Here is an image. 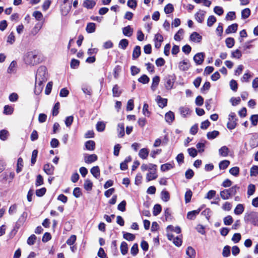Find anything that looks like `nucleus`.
<instances>
[{
  "instance_id": "23",
  "label": "nucleus",
  "mask_w": 258,
  "mask_h": 258,
  "mask_svg": "<svg viewBox=\"0 0 258 258\" xmlns=\"http://www.w3.org/2000/svg\"><path fill=\"white\" fill-rule=\"evenodd\" d=\"M200 211L201 209H199L196 210H194L188 212L187 214V218L189 220L194 219L196 216L199 214Z\"/></svg>"
},
{
  "instance_id": "43",
  "label": "nucleus",
  "mask_w": 258,
  "mask_h": 258,
  "mask_svg": "<svg viewBox=\"0 0 258 258\" xmlns=\"http://www.w3.org/2000/svg\"><path fill=\"white\" fill-rule=\"evenodd\" d=\"M120 251L123 255H125L128 251L127 244L125 242H122L120 245Z\"/></svg>"
},
{
  "instance_id": "9",
  "label": "nucleus",
  "mask_w": 258,
  "mask_h": 258,
  "mask_svg": "<svg viewBox=\"0 0 258 258\" xmlns=\"http://www.w3.org/2000/svg\"><path fill=\"white\" fill-rule=\"evenodd\" d=\"M158 177L157 171L148 172L146 176V179L147 182L156 179Z\"/></svg>"
},
{
  "instance_id": "26",
  "label": "nucleus",
  "mask_w": 258,
  "mask_h": 258,
  "mask_svg": "<svg viewBox=\"0 0 258 258\" xmlns=\"http://www.w3.org/2000/svg\"><path fill=\"white\" fill-rule=\"evenodd\" d=\"M122 33L125 36L130 37L133 34V29L130 26H127L123 28Z\"/></svg>"
},
{
  "instance_id": "62",
  "label": "nucleus",
  "mask_w": 258,
  "mask_h": 258,
  "mask_svg": "<svg viewBox=\"0 0 258 258\" xmlns=\"http://www.w3.org/2000/svg\"><path fill=\"white\" fill-rule=\"evenodd\" d=\"M216 21V19L214 16H210L207 20V25L211 27Z\"/></svg>"
},
{
  "instance_id": "24",
  "label": "nucleus",
  "mask_w": 258,
  "mask_h": 258,
  "mask_svg": "<svg viewBox=\"0 0 258 258\" xmlns=\"http://www.w3.org/2000/svg\"><path fill=\"white\" fill-rule=\"evenodd\" d=\"M165 119L166 122L171 123L174 119V114L173 112L169 111L165 115Z\"/></svg>"
},
{
  "instance_id": "14",
  "label": "nucleus",
  "mask_w": 258,
  "mask_h": 258,
  "mask_svg": "<svg viewBox=\"0 0 258 258\" xmlns=\"http://www.w3.org/2000/svg\"><path fill=\"white\" fill-rule=\"evenodd\" d=\"M205 14V11L200 10L195 15L196 20L199 23H202L204 20Z\"/></svg>"
},
{
  "instance_id": "50",
  "label": "nucleus",
  "mask_w": 258,
  "mask_h": 258,
  "mask_svg": "<svg viewBox=\"0 0 258 258\" xmlns=\"http://www.w3.org/2000/svg\"><path fill=\"white\" fill-rule=\"evenodd\" d=\"M128 45V41L126 39H121L119 43V47L125 49Z\"/></svg>"
},
{
  "instance_id": "27",
  "label": "nucleus",
  "mask_w": 258,
  "mask_h": 258,
  "mask_svg": "<svg viewBox=\"0 0 258 258\" xmlns=\"http://www.w3.org/2000/svg\"><path fill=\"white\" fill-rule=\"evenodd\" d=\"M117 131L118 132V136L119 137L121 138L124 135V127L123 123H119L117 125Z\"/></svg>"
},
{
  "instance_id": "7",
  "label": "nucleus",
  "mask_w": 258,
  "mask_h": 258,
  "mask_svg": "<svg viewBox=\"0 0 258 258\" xmlns=\"http://www.w3.org/2000/svg\"><path fill=\"white\" fill-rule=\"evenodd\" d=\"M205 57V54L203 52H200L197 53L194 57V60L196 63L198 65L201 64Z\"/></svg>"
},
{
  "instance_id": "10",
  "label": "nucleus",
  "mask_w": 258,
  "mask_h": 258,
  "mask_svg": "<svg viewBox=\"0 0 258 258\" xmlns=\"http://www.w3.org/2000/svg\"><path fill=\"white\" fill-rule=\"evenodd\" d=\"M155 46L159 48L161 45V42L163 41V37L160 34H156L154 37Z\"/></svg>"
},
{
  "instance_id": "19",
  "label": "nucleus",
  "mask_w": 258,
  "mask_h": 258,
  "mask_svg": "<svg viewBox=\"0 0 258 258\" xmlns=\"http://www.w3.org/2000/svg\"><path fill=\"white\" fill-rule=\"evenodd\" d=\"M17 63L15 60H13L10 63L8 70L7 72L9 74L15 73L16 72V68Z\"/></svg>"
},
{
  "instance_id": "44",
  "label": "nucleus",
  "mask_w": 258,
  "mask_h": 258,
  "mask_svg": "<svg viewBox=\"0 0 258 258\" xmlns=\"http://www.w3.org/2000/svg\"><path fill=\"white\" fill-rule=\"evenodd\" d=\"M123 237L125 239L128 241H133L135 238L134 234L127 232H123Z\"/></svg>"
},
{
  "instance_id": "1",
  "label": "nucleus",
  "mask_w": 258,
  "mask_h": 258,
  "mask_svg": "<svg viewBox=\"0 0 258 258\" xmlns=\"http://www.w3.org/2000/svg\"><path fill=\"white\" fill-rule=\"evenodd\" d=\"M24 61L26 64L33 66L39 62V59L37 53L31 51L25 55Z\"/></svg>"
},
{
  "instance_id": "35",
  "label": "nucleus",
  "mask_w": 258,
  "mask_h": 258,
  "mask_svg": "<svg viewBox=\"0 0 258 258\" xmlns=\"http://www.w3.org/2000/svg\"><path fill=\"white\" fill-rule=\"evenodd\" d=\"M96 29L95 24L94 23H89L87 24L86 30L89 33L95 32Z\"/></svg>"
},
{
  "instance_id": "46",
  "label": "nucleus",
  "mask_w": 258,
  "mask_h": 258,
  "mask_svg": "<svg viewBox=\"0 0 258 258\" xmlns=\"http://www.w3.org/2000/svg\"><path fill=\"white\" fill-rule=\"evenodd\" d=\"M230 164V161L227 160H224L219 163V166L220 169H226Z\"/></svg>"
},
{
  "instance_id": "25",
  "label": "nucleus",
  "mask_w": 258,
  "mask_h": 258,
  "mask_svg": "<svg viewBox=\"0 0 258 258\" xmlns=\"http://www.w3.org/2000/svg\"><path fill=\"white\" fill-rule=\"evenodd\" d=\"M159 82H160V78L159 76H156L153 78L152 83V85L151 87V89L153 91H155L156 89V88L159 84Z\"/></svg>"
},
{
  "instance_id": "16",
  "label": "nucleus",
  "mask_w": 258,
  "mask_h": 258,
  "mask_svg": "<svg viewBox=\"0 0 258 258\" xmlns=\"http://www.w3.org/2000/svg\"><path fill=\"white\" fill-rule=\"evenodd\" d=\"M97 160V156L95 154L86 155L84 157L85 163L90 164L96 161Z\"/></svg>"
},
{
  "instance_id": "20",
  "label": "nucleus",
  "mask_w": 258,
  "mask_h": 258,
  "mask_svg": "<svg viewBox=\"0 0 258 258\" xmlns=\"http://www.w3.org/2000/svg\"><path fill=\"white\" fill-rule=\"evenodd\" d=\"M149 151L147 148L141 149L139 152V157L142 159H146L149 155Z\"/></svg>"
},
{
  "instance_id": "4",
  "label": "nucleus",
  "mask_w": 258,
  "mask_h": 258,
  "mask_svg": "<svg viewBox=\"0 0 258 258\" xmlns=\"http://www.w3.org/2000/svg\"><path fill=\"white\" fill-rule=\"evenodd\" d=\"M237 119L236 118V114L234 112H231L229 114L228 122L227 124V126L229 130L234 129L237 124Z\"/></svg>"
},
{
  "instance_id": "57",
  "label": "nucleus",
  "mask_w": 258,
  "mask_h": 258,
  "mask_svg": "<svg viewBox=\"0 0 258 258\" xmlns=\"http://www.w3.org/2000/svg\"><path fill=\"white\" fill-rule=\"evenodd\" d=\"M43 89V83H35V93L36 94H39Z\"/></svg>"
},
{
  "instance_id": "45",
  "label": "nucleus",
  "mask_w": 258,
  "mask_h": 258,
  "mask_svg": "<svg viewBox=\"0 0 258 258\" xmlns=\"http://www.w3.org/2000/svg\"><path fill=\"white\" fill-rule=\"evenodd\" d=\"M167 232L174 231L176 233L178 234L180 232L181 230H180V227H179L178 226L174 227L172 225H169L167 227Z\"/></svg>"
},
{
  "instance_id": "2",
  "label": "nucleus",
  "mask_w": 258,
  "mask_h": 258,
  "mask_svg": "<svg viewBox=\"0 0 258 258\" xmlns=\"http://www.w3.org/2000/svg\"><path fill=\"white\" fill-rule=\"evenodd\" d=\"M47 69L44 66H40L37 70L36 74V81L37 83H43L47 80Z\"/></svg>"
},
{
  "instance_id": "55",
  "label": "nucleus",
  "mask_w": 258,
  "mask_h": 258,
  "mask_svg": "<svg viewBox=\"0 0 258 258\" xmlns=\"http://www.w3.org/2000/svg\"><path fill=\"white\" fill-rule=\"evenodd\" d=\"M7 42L10 44H13L15 42V36L14 32H12L8 36Z\"/></svg>"
},
{
  "instance_id": "30",
  "label": "nucleus",
  "mask_w": 258,
  "mask_h": 258,
  "mask_svg": "<svg viewBox=\"0 0 258 258\" xmlns=\"http://www.w3.org/2000/svg\"><path fill=\"white\" fill-rule=\"evenodd\" d=\"M95 5V2L92 0H85L83 3L84 7L87 9H92Z\"/></svg>"
},
{
  "instance_id": "28",
  "label": "nucleus",
  "mask_w": 258,
  "mask_h": 258,
  "mask_svg": "<svg viewBox=\"0 0 258 258\" xmlns=\"http://www.w3.org/2000/svg\"><path fill=\"white\" fill-rule=\"evenodd\" d=\"M244 210V207L242 204H239L235 207L234 213L235 215H239L241 214Z\"/></svg>"
},
{
  "instance_id": "31",
  "label": "nucleus",
  "mask_w": 258,
  "mask_h": 258,
  "mask_svg": "<svg viewBox=\"0 0 258 258\" xmlns=\"http://www.w3.org/2000/svg\"><path fill=\"white\" fill-rule=\"evenodd\" d=\"M14 108L12 106L6 105L4 108V114L6 115H11L14 112Z\"/></svg>"
},
{
  "instance_id": "21",
  "label": "nucleus",
  "mask_w": 258,
  "mask_h": 258,
  "mask_svg": "<svg viewBox=\"0 0 258 258\" xmlns=\"http://www.w3.org/2000/svg\"><path fill=\"white\" fill-rule=\"evenodd\" d=\"M91 174L96 178L98 179L100 177V171L98 166L93 167L90 170Z\"/></svg>"
},
{
  "instance_id": "56",
  "label": "nucleus",
  "mask_w": 258,
  "mask_h": 258,
  "mask_svg": "<svg viewBox=\"0 0 258 258\" xmlns=\"http://www.w3.org/2000/svg\"><path fill=\"white\" fill-rule=\"evenodd\" d=\"M192 195V191L190 189H188L186 191L184 196L186 203H188L190 201Z\"/></svg>"
},
{
  "instance_id": "29",
  "label": "nucleus",
  "mask_w": 258,
  "mask_h": 258,
  "mask_svg": "<svg viewBox=\"0 0 258 258\" xmlns=\"http://www.w3.org/2000/svg\"><path fill=\"white\" fill-rule=\"evenodd\" d=\"M238 25L237 24H233L228 26L226 29L225 32L227 34L235 32L237 30Z\"/></svg>"
},
{
  "instance_id": "15",
  "label": "nucleus",
  "mask_w": 258,
  "mask_h": 258,
  "mask_svg": "<svg viewBox=\"0 0 258 258\" xmlns=\"http://www.w3.org/2000/svg\"><path fill=\"white\" fill-rule=\"evenodd\" d=\"M202 36L196 32H193L190 36V40L194 42H200L202 40Z\"/></svg>"
},
{
  "instance_id": "58",
  "label": "nucleus",
  "mask_w": 258,
  "mask_h": 258,
  "mask_svg": "<svg viewBox=\"0 0 258 258\" xmlns=\"http://www.w3.org/2000/svg\"><path fill=\"white\" fill-rule=\"evenodd\" d=\"M161 206L159 204H156L153 208V214L154 216H157L161 211Z\"/></svg>"
},
{
  "instance_id": "3",
  "label": "nucleus",
  "mask_w": 258,
  "mask_h": 258,
  "mask_svg": "<svg viewBox=\"0 0 258 258\" xmlns=\"http://www.w3.org/2000/svg\"><path fill=\"white\" fill-rule=\"evenodd\" d=\"M238 188V186L234 185L229 189H224L220 192V196L223 200L229 199L231 196L236 194Z\"/></svg>"
},
{
  "instance_id": "11",
  "label": "nucleus",
  "mask_w": 258,
  "mask_h": 258,
  "mask_svg": "<svg viewBox=\"0 0 258 258\" xmlns=\"http://www.w3.org/2000/svg\"><path fill=\"white\" fill-rule=\"evenodd\" d=\"M43 170L47 175L53 174L54 167L50 164L47 163L44 165Z\"/></svg>"
},
{
  "instance_id": "32",
  "label": "nucleus",
  "mask_w": 258,
  "mask_h": 258,
  "mask_svg": "<svg viewBox=\"0 0 258 258\" xmlns=\"http://www.w3.org/2000/svg\"><path fill=\"white\" fill-rule=\"evenodd\" d=\"M141 54V48L139 46H136L133 52V59H137Z\"/></svg>"
},
{
  "instance_id": "38",
  "label": "nucleus",
  "mask_w": 258,
  "mask_h": 258,
  "mask_svg": "<svg viewBox=\"0 0 258 258\" xmlns=\"http://www.w3.org/2000/svg\"><path fill=\"white\" fill-rule=\"evenodd\" d=\"M186 253L190 258H194L196 255L195 249L190 246L187 248Z\"/></svg>"
},
{
  "instance_id": "33",
  "label": "nucleus",
  "mask_w": 258,
  "mask_h": 258,
  "mask_svg": "<svg viewBox=\"0 0 258 258\" xmlns=\"http://www.w3.org/2000/svg\"><path fill=\"white\" fill-rule=\"evenodd\" d=\"M179 110L181 115L183 117H186L190 113V109L186 107H181L179 108Z\"/></svg>"
},
{
  "instance_id": "17",
  "label": "nucleus",
  "mask_w": 258,
  "mask_h": 258,
  "mask_svg": "<svg viewBox=\"0 0 258 258\" xmlns=\"http://www.w3.org/2000/svg\"><path fill=\"white\" fill-rule=\"evenodd\" d=\"M229 153V149L227 147H226L225 146H222L219 150V155L223 157H227Z\"/></svg>"
},
{
  "instance_id": "59",
  "label": "nucleus",
  "mask_w": 258,
  "mask_h": 258,
  "mask_svg": "<svg viewBox=\"0 0 258 258\" xmlns=\"http://www.w3.org/2000/svg\"><path fill=\"white\" fill-rule=\"evenodd\" d=\"M105 124L102 121H99L96 124V129L98 132H102L104 130Z\"/></svg>"
},
{
  "instance_id": "61",
  "label": "nucleus",
  "mask_w": 258,
  "mask_h": 258,
  "mask_svg": "<svg viewBox=\"0 0 258 258\" xmlns=\"http://www.w3.org/2000/svg\"><path fill=\"white\" fill-rule=\"evenodd\" d=\"M149 105L147 103H145L143 107V114L146 116L149 117L150 115V112L148 110Z\"/></svg>"
},
{
  "instance_id": "47",
  "label": "nucleus",
  "mask_w": 258,
  "mask_h": 258,
  "mask_svg": "<svg viewBox=\"0 0 258 258\" xmlns=\"http://www.w3.org/2000/svg\"><path fill=\"white\" fill-rule=\"evenodd\" d=\"M225 43L227 47L230 48H232L235 43L234 39L233 38L229 37L227 38L225 40Z\"/></svg>"
},
{
  "instance_id": "40",
  "label": "nucleus",
  "mask_w": 258,
  "mask_h": 258,
  "mask_svg": "<svg viewBox=\"0 0 258 258\" xmlns=\"http://www.w3.org/2000/svg\"><path fill=\"white\" fill-rule=\"evenodd\" d=\"M219 132L214 131L212 132H208L207 135V138L209 140L214 139L219 135Z\"/></svg>"
},
{
  "instance_id": "41",
  "label": "nucleus",
  "mask_w": 258,
  "mask_h": 258,
  "mask_svg": "<svg viewBox=\"0 0 258 258\" xmlns=\"http://www.w3.org/2000/svg\"><path fill=\"white\" fill-rule=\"evenodd\" d=\"M161 199L164 202H167L170 199V195L169 192L165 190L162 191L161 194Z\"/></svg>"
},
{
  "instance_id": "39",
  "label": "nucleus",
  "mask_w": 258,
  "mask_h": 258,
  "mask_svg": "<svg viewBox=\"0 0 258 258\" xmlns=\"http://www.w3.org/2000/svg\"><path fill=\"white\" fill-rule=\"evenodd\" d=\"M112 93L113 97H115L119 96L121 94V91L117 85H115L113 86L112 88Z\"/></svg>"
},
{
  "instance_id": "37",
  "label": "nucleus",
  "mask_w": 258,
  "mask_h": 258,
  "mask_svg": "<svg viewBox=\"0 0 258 258\" xmlns=\"http://www.w3.org/2000/svg\"><path fill=\"white\" fill-rule=\"evenodd\" d=\"M9 135V132L6 130L0 131V139L2 141H6Z\"/></svg>"
},
{
  "instance_id": "63",
  "label": "nucleus",
  "mask_w": 258,
  "mask_h": 258,
  "mask_svg": "<svg viewBox=\"0 0 258 258\" xmlns=\"http://www.w3.org/2000/svg\"><path fill=\"white\" fill-rule=\"evenodd\" d=\"M71 9V7L70 6H66L65 4H64L61 8V13L63 15H66L69 12Z\"/></svg>"
},
{
  "instance_id": "52",
  "label": "nucleus",
  "mask_w": 258,
  "mask_h": 258,
  "mask_svg": "<svg viewBox=\"0 0 258 258\" xmlns=\"http://www.w3.org/2000/svg\"><path fill=\"white\" fill-rule=\"evenodd\" d=\"M229 173L234 176H237L238 175H239V167L236 166V167H232L231 168V169H230L229 170Z\"/></svg>"
},
{
  "instance_id": "13",
  "label": "nucleus",
  "mask_w": 258,
  "mask_h": 258,
  "mask_svg": "<svg viewBox=\"0 0 258 258\" xmlns=\"http://www.w3.org/2000/svg\"><path fill=\"white\" fill-rule=\"evenodd\" d=\"M174 83V80L172 77L169 76L166 78L165 87L168 90H170L173 88Z\"/></svg>"
},
{
  "instance_id": "36",
  "label": "nucleus",
  "mask_w": 258,
  "mask_h": 258,
  "mask_svg": "<svg viewBox=\"0 0 258 258\" xmlns=\"http://www.w3.org/2000/svg\"><path fill=\"white\" fill-rule=\"evenodd\" d=\"M95 143L93 141H88L85 143V147L88 150L93 151L95 149Z\"/></svg>"
},
{
  "instance_id": "22",
  "label": "nucleus",
  "mask_w": 258,
  "mask_h": 258,
  "mask_svg": "<svg viewBox=\"0 0 258 258\" xmlns=\"http://www.w3.org/2000/svg\"><path fill=\"white\" fill-rule=\"evenodd\" d=\"M174 164L171 163H167L161 165L160 169L162 172L168 171L174 168Z\"/></svg>"
},
{
  "instance_id": "49",
  "label": "nucleus",
  "mask_w": 258,
  "mask_h": 258,
  "mask_svg": "<svg viewBox=\"0 0 258 258\" xmlns=\"http://www.w3.org/2000/svg\"><path fill=\"white\" fill-rule=\"evenodd\" d=\"M150 81L149 78L146 75H142L138 79V81L143 84H146L149 83Z\"/></svg>"
},
{
  "instance_id": "64",
  "label": "nucleus",
  "mask_w": 258,
  "mask_h": 258,
  "mask_svg": "<svg viewBox=\"0 0 258 258\" xmlns=\"http://www.w3.org/2000/svg\"><path fill=\"white\" fill-rule=\"evenodd\" d=\"M250 176H256L258 174V166H253L250 170Z\"/></svg>"
},
{
  "instance_id": "6",
  "label": "nucleus",
  "mask_w": 258,
  "mask_h": 258,
  "mask_svg": "<svg viewBox=\"0 0 258 258\" xmlns=\"http://www.w3.org/2000/svg\"><path fill=\"white\" fill-rule=\"evenodd\" d=\"M141 169L143 171L147 170L148 171V172L157 171V165L152 163L143 164L141 166Z\"/></svg>"
},
{
  "instance_id": "8",
  "label": "nucleus",
  "mask_w": 258,
  "mask_h": 258,
  "mask_svg": "<svg viewBox=\"0 0 258 258\" xmlns=\"http://www.w3.org/2000/svg\"><path fill=\"white\" fill-rule=\"evenodd\" d=\"M179 69L182 71H187L190 67L188 60L184 59L179 63Z\"/></svg>"
},
{
  "instance_id": "51",
  "label": "nucleus",
  "mask_w": 258,
  "mask_h": 258,
  "mask_svg": "<svg viewBox=\"0 0 258 258\" xmlns=\"http://www.w3.org/2000/svg\"><path fill=\"white\" fill-rule=\"evenodd\" d=\"M241 56V52L239 49H236L231 52V57L232 58L239 59Z\"/></svg>"
},
{
  "instance_id": "18",
  "label": "nucleus",
  "mask_w": 258,
  "mask_h": 258,
  "mask_svg": "<svg viewBox=\"0 0 258 258\" xmlns=\"http://www.w3.org/2000/svg\"><path fill=\"white\" fill-rule=\"evenodd\" d=\"M43 23H37L32 29L30 35L32 36H35L36 34L38 33L39 31L42 27Z\"/></svg>"
},
{
  "instance_id": "48",
  "label": "nucleus",
  "mask_w": 258,
  "mask_h": 258,
  "mask_svg": "<svg viewBox=\"0 0 258 258\" xmlns=\"http://www.w3.org/2000/svg\"><path fill=\"white\" fill-rule=\"evenodd\" d=\"M224 224L225 225H230L233 222V219L231 216L228 215L223 219Z\"/></svg>"
},
{
  "instance_id": "54",
  "label": "nucleus",
  "mask_w": 258,
  "mask_h": 258,
  "mask_svg": "<svg viewBox=\"0 0 258 258\" xmlns=\"http://www.w3.org/2000/svg\"><path fill=\"white\" fill-rule=\"evenodd\" d=\"M250 14V10L248 8L243 10L241 12V17L243 19L247 18Z\"/></svg>"
},
{
  "instance_id": "42",
  "label": "nucleus",
  "mask_w": 258,
  "mask_h": 258,
  "mask_svg": "<svg viewBox=\"0 0 258 258\" xmlns=\"http://www.w3.org/2000/svg\"><path fill=\"white\" fill-rule=\"evenodd\" d=\"M184 31L183 29H179L178 32L174 35V38L176 41H180L182 39V37L183 35Z\"/></svg>"
},
{
  "instance_id": "53",
  "label": "nucleus",
  "mask_w": 258,
  "mask_h": 258,
  "mask_svg": "<svg viewBox=\"0 0 258 258\" xmlns=\"http://www.w3.org/2000/svg\"><path fill=\"white\" fill-rule=\"evenodd\" d=\"M255 186L253 184H250L247 187V195L250 196H252L255 192Z\"/></svg>"
},
{
  "instance_id": "12",
  "label": "nucleus",
  "mask_w": 258,
  "mask_h": 258,
  "mask_svg": "<svg viewBox=\"0 0 258 258\" xmlns=\"http://www.w3.org/2000/svg\"><path fill=\"white\" fill-rule=\"evenodd\" d=\"M156 101L158 106L161 108H163L167 105V99L163 98L159 95L157 96Z\"/></svg>"
},
{
  "instance_id": "34",
  "label": "nucleus",
  "mask_w": 258,
  "mask_h": 258,
  "mask_svg": "<svg viewBox=\"0 0 258 258\" xmlns=\"http://www.w3.org/2000/svg\"><path fill=\"white\" fill-rule=\"evenodd\" d=\"M93 186V183L91 181L88 179H87L85 180L84 183V188L85 189L88 191H90Z\"/></svg>"
},
{
  "instance_id": "5",
  "label": "nucleus",
  "mask_w": 258,
  "mask_h": 258,
  "mask_svg": "<svg viewBox=\"0 0 258 258\" xmlns=\"http://www.w3.org/2000/svg\"><path fill=\"white\" fill-rule=\"evenodd\" d=\"M258 213L254 212H250L245 213L244 217L245 222L254 223L255 219L257 218Z\"/></svg>"
},
{
  "instance_id": "60",
  "label": "nucleus",
  "mask_w": 258,
  "mask_h": 258,
  "mask_svg": "<svg viewBox=\"0 0 258 258\" xmlns=\"http://www.w3.org/2000/svg\"><path fill=\"white\" fill-rule=\"evenodd\" d=\"M230 253V247L229 246H225L222 251V255L224 257H228Z\"/></svg>"
}]
</instances>
